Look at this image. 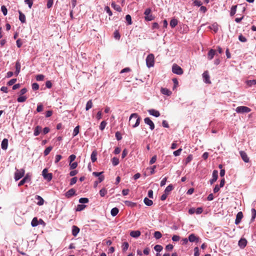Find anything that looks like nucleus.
Segmentation results:
<instances>
[{"label": "nucleus", "mask_w": 256, "mask_h": 256, "mask_svg": "<svg viewBox=\"0 0 256 256\" xmlns=\"http://www.w3.org/2000/svg\"><path fill=\"white\" fill-rule=\"evenodd\" d=\"M141 120L142 118L138 114L134 112L130 115L128 121L130 124H132V128H136L140 125Z\"/></svg>", "instance_id": "f257e3e1"}, {"label": "nucleus", "mask_w": 256, "mask_h": 256, "mask_svg": "<svg viewBox=\"0 0 256 256\" xmlns=\"http://www.w3.org/2000/svg\"><path fill=\"white\" fill-rule=\"evenodd\" d=\"M16 172H14V179L15 181H18L20 178H22L24 175L25 170L24 168H21L20 170L17 169L16 168Z\"/></svg>", "instance_id": "f03ea898"}, {"label": "nucleus", "mask_w": 256, "mask_h": 256, "mask_svg": "<svg viewBox=\"0 0 256 256\" xmlns=\"http://www.w3.org/2000/svg\"><path fill=\"white\" fill-rule=\"evenodd\" d=\"M42 175L43 176L45 180H46L48 182H50L52 180L53 174L52 173L48 172V168H44L42 172Z\"/></svg>", "instance_id": "7ed1b4c3"}, {"label": "nucleus", "mask_w": 256, "mask_h": 256, "mask_svg": "<svg viewBox=\"0 0 256 256\" xmlns=\"http://www.w3.org/2000/svg\"><path fill=\"white\" fill-rule=\"evenodd\" d=\"M235 111L238 114H246L250 112L251 109L246 106H238L236 108Z\"/></svg>", "instance_id": "20e7f679"}, {"label": "nucleus", "mask_w": 256, "mask_h": 256, "mask_svg": "<svg viewBox=\"0 0 256 256\" xmlns=\"http://www.w3.org/2000/svg\"><path fill=\"white\" fill-rule=\"evenodd\" d=\"M31 180V174L30 173H27L24 178L20 180L18 184V186H20L24 184L26 182H28Z\"/></svg>", "instance_id": "39448f33"}, {"label": "nucleus", "mask_w": 256, "mask_h": 256, "mask_svg": "<svg viewBox=\"0 0 256 256\" xmlns=\"http://www.w3.org/2000/svg\"><path fill=\"white\" fill-rule=\"evenodd\" d=\"M172 71L174 74L178 75H182L184 73L183 70L179 65H172Z\"/></svg>", "instance_id": "423d86ee"}, {"label": "nucleus", "mask_w": 256, "mask_h": 256, "mask_svg": "<svg viewBox=\"0 0 256 256\" xmlns=\"http://www.w3.org/2000/svg\"><path fill=\"white\" fill-rule=\"evenodd\" d=\"M202 78L203 81L206 84H210L211 81L210 80V76L208 70H205L202 74Z\"/></svg>", "instance_id": "0eeeda50"}, {"label": "nucleus", "mask_w": 256, "mask_h": 256, "mask_svg": "<svg viewBox=\"0 0 256 256\" xmlns=\"http://www.w3.org/2000/svg\"><path fill=\"white\" fill-rule=\"evenodd\" d=\"M64 195L66 198H70L72 196H76V190L74 188H72L66 192Z\"/></svg>", "instance_id": "6e6552de"}, {"label": "nucleus", "mask_w": 256, "mask_h": 256, "mask_svg": "<svg viewBox=\"0 0 256 256\" xmlns=\"http://www.w3.org/2000/svg\"><path fill=\"white\" fill-rule=\"evenodd\" d=\"M188 238L189 242H195L196 243H198L200 242V238L196 236V235L194 233L190 234L188 236Z\"/></svg>", "instance_id": "1a4fd4ad"}, {"label": "nucleus", "mask_w": 256, "mask_h": 256, "mask_svg": "<svg viewBox=\"0 0 256 256\" xmlns=\"http://www.w3.org/2000/svg\"><path fill=\"white\" fill-rule=\"evenodd\" d=\"M144 123L149 126L150 129L152 130H154V122L151 120L150 118L149 117H146L144 118Z\"/></svg>", "instance_id": "9d476101"}, {"label": "nucleus", "mask_w": 256, "mask_h": 256, "mask_svg": "<svg viewBox=\"0 0 256 256\" xmlns=\"http://www.w3.org/2000/svg\"><path fill=\"white\" fill-rule=\"evenodd\" d=\"M218 171L217 170H214L212 173V178L210 180V184L212 185L215 182L218 178Z\"/></svg>", "instance_id": "9b49d317"}, {"label": "nucleus", "mask_w": 256, "mask_h": 256, "mask_svg": "<svg viewBox=\"0 0 256 256\" xmlns=\"http://www.w3.org/2000/svg\"><path fill=\"white\" fill-rule=\"evenodd\" d=\"M248 244V241L244 238H241L238 242V246L241 249L246 248Z\"/></svg>", "instance_id": "f8f14e48"}, {"label": "nucleus", "mask_w": 256, "mask_h": 256, "mask_svg": "<svg viewBox=\"0 0 256 256\" xmlns=\"http://www.w3.org/2000/svg\"><path fill=\"white\" fill-rule=\"evenodd\" d=\"M104 172H92V175L98 178V182H102L104 180V176L102 174Z\"/></svg>", "instance_id": "ddd939ff"}, {"label": "nucleus", "mask_w": 256, "mask_h": 256, "mask_svg": "<svg viewBox=\"0 0 256 256\" xmlns=\"http://www.w3.org/2000/svg\"><path fill=\"white\" fill-rule=\"evenodd\" d=\"M240 156L242 160L244 162L248 163L250 162L249 158L248 157V154L244 151H243V150L240 151Z\"/></svg>", "instance_id": "4468645a"}, {"label": "nucleus", "mask_w": 256, "mask_h": 256, "mask_svg": "<svg viewBox=\"0 0 256 256\" xmlns=\"http://www.w3.org/2000/svg\"><path fill=\"white\" fill-rule=\"evenodd\" d=\"M243 218V214L242 212H239L236 215V218L235 220L234 224L236 225L238 224L242 221Z\"/></svg>", "instance_id": "2eb2a0df"}, {"label": "nucleus", "mask_w": 256, "mask_h": 256, "mask_svg": "<svg viewBox=\"0 0 256 256\" xmlns=\"http://www.w3.org/2000/svg\"><path fill=\"white\" fill-rule=\"evenodd\" d=\"M80 232V228L76 226L73 225L72 227V234L76 237L78 236Z\"/></svg>", "instance_id": "dca6fc26"}, {"label": "nucleus", "mask_w": 256, "mask_h": 256, "mask_svg": "<svg viewBox=\"0 0 256 256\" xmlns=\"http://www.w3.org/2000/svg\"><path fill=\"white\" fill-rule=\"evenodd\" d=\"M148 112L150 115L154 116L156 118H158L160 115V112L158 110L153 108L148 110Z\"/></svg>", "instance_id": "f3484780"}, {"label": "nucleus", "mask_w": 256, "mask_h": 256, "mask_svg": "<svg viewBox=\"0 0 256 256\" xmlns=\"http://www.w3.org/2000/svg\"><path fill=\"white\" fill-rule=\"evenodd\" d=\"M154 57L152 54H149L146 58V64H154Z\"/></svg>", "instance_id": "a211bd4d"}, {"label": "nucleus", "mask_w": 256, "mask_h": 256, "mask_svg": "<svg viewBox=\"0 0 256 256\" xmlns=\"http://www.w3.org/2000/svg\"><path fill=\"white\" fill-rule=\"evenodd\" d=\"M141 234V232L139 230H132L130 232V235L133 238H137Z\"/></svg>", "instance_id": "6ab92c4d"}, {"label": "nucleus", "mask_w": 256, "mask_h": 256, "mask_svg": "<svg viewBox=\"0 0 256 256\" xmlns=\"http://www.w3.org/2000/svg\"><path fill=\"white\" fill-rule=\"evenodd\" d=\"M34 199L38 200V202H36V204L38 206H41L44 204V200L41 196L39 195H36L34 196Z\"/></svg>", "instance_id": "aec40b11"}, {"label": "nucleus", "mask_w": 256, "mask_h": 256, "mask_svg": "<svg viewBox=\"0 0 256 256\" xmlns=\"http://www.w3.org/2000/svg\"><path fill=\"white\" fill-rule=\"evenodd\" d=\"M8 140L5 138L2 140L1 143V148L3 150H6L8 148Z\"/></svg>", "instance_id": "412c9836"}, {"label": "nucleus", "mask_w": 256, "mask_h": 256, "mask_svg": "<svg viewBox=\"0 0 256 256\" xmlns=\"http://www.w3.org/2000/svg\"><path fill=\"white\" fill-rule=\"evenodd\" d=\"M160 92L162 94L166 96H170L172 94V92L170 90L166 88H160Z\"/></svg>", "instance_id": "4be33fe9"}, {"label": "nucleus", "mask_w": 256, "mask_h": 256, "mask_svg": "<svg viewBox=\"0 0 256 256\" xmlns=\"http://www.w3.org/2000/svg\"><path fill=\"white\" fill-rule=\"evenodd\" d=\"M98 152L96 150H94L90 155V158L92 162H94L97 160Z\"/></svg>", "instance_id": "5701e85b"}, {"label": "nucleus", "mask_w": 256, "mask_h": 256, "mask_svg": "<svg viewBox=\"0 0 256 256\" xmlns=\"http://www.w3.org/2000/svg\"><path fill=\"white\" fill-rule=\"evenodd\" d=\"M42 126H37L34 130V136H38L40 134V132H42Z\"/></svg>", "instance_id": "b1692460"}, {"label": "nucleus", "mask_w": 256, "mask_h": 256, "mask_svg": "<svg viewBox=\"0 0 256 256\" xmlns=\"http://www.w3.org/2000/svg\"><path fill=\"white\" fill-rule=\"evenodd\" d=\"M124 202L126 206L130 208H134L138 204L136 202H134L129 200H124Z\"/></svg>", "instance_id": "393cba45"}, {"label": "nucleus", "mask_w": 256, "mask_h": 256, "mask_svg": "<svg viewBox=\"0 0 256 256\" xmlns=\"http://www.w3.org/2000/svg\"><path fill=\"white\" fill-rule=\"evenodd\" d=\"M174 188V186L172 184L168 185L164 190V192L167 195H168L170 192Z\"/></svg>", "instance_id": "a878e982"}, {"label": "nucleus", "mask_w": 256, "mask_h": 256, "mask_svg": "<svg viewBox=\"0 0 256 256\" xmlns=\"http://www.w3.org/2000/svg\"><path fill=\"white\" fill-rule=\"evenodd\" d=\"M144 202L146 206H152L154 204L152 200L147 197L144 198Z\"/></svg>", "instance_id": "bb28decb"}, {"label": "nucleus", "mask_w": 256, "mask_h": 256, "mask_svg": "<svg viewBox=\"0 0 256 256\" xmlns=\"http://www.w3.org/2000/svg\"><path fill=\"white\" fill-rule=\"evenodd\" d=\"M216 54V50H214L213 49H211L209 50L208 54V58L209 60H212L214 58V56Z\"/></svg>", "instance_id": "cd10ccee"}, {"label": "nucleus", "mask_w": 256, "mask_h": 256, "mask_svg": "<svg viewBox=\"0 0 256 256\" xmlns=\"http://www.w3.org/2000/svg\"><path fill=\"white\" fill-rule=\"evenodd\" d=\"M19 14V20L22 23L26 22V16L25 15L20 11L18 10Z\"/></svg>", "instance_id": "c85d7f7f"}, {"label": "nucleus", "mask_w": 256, "mask_h": 256, "mask_svg": "<svg viewBox=\"0 0 256 256\" xmlns=\"http://www.w3.org/2000/svg\"><path fill=\"white\" fill-rule=\"evenodd\" d=\"M119 212V209L117 207L113 208L110 210V214L112 216H116Z\"/></svg>", "instance_id": "c756f323"}, {"label": "nucleus", "mask_w": 256, "mask_h": 256, "mask_svg": "<svg viewBox=\"0 0 256 256\" xmlns=\"http://www.w3.org/2000/svg\"><path fill=\"white\" fill-rule=\"evenodd\" d=\"M86 207V205L78 204L77 205L76 208V212H81Z\"/></svg>", "instance_id": "7c9ffc66"}, {"label": "nucleus", "mask_w": 256, "mask_h": 256, "mask_svg": "<svg viewBox=\"0 0 256 256\" xmlns=\"http://www.w3.org/2000/svg\"><path fill=\"white\" fill-rule=\"evenodd\" d=\"M80 126L79 125L76 126L74 129L73 132H72V137L74 138L76 136L78 133L80 132Z\"/></svg>", "instance_id": "2f4dec72"}, {"label": "nucleus", "mask_w": 256, "mask_h": 256, "mask_svg": "<svg viewBox=\"0 0 256 256\" xmlns=\"http://www.w3.org/2000/svg\"><path fill=\"white\" fill-rule=\"evenodd\" d=\"M129 247V244L128 242H124L122 244V252H126Z\"/></svg>", "instance_id": "473e14b6"}, {"label": "nucleus", "mask_w": 256, "mask_h": 256, "mask_svg": "<svg viewBox=\"0 0 256 256\" xmlns=\"http://www.w3.org/2000/svg\"><path fill=\"white\" fill-rule=\"evenodd\" d=\"M26 99L27 97L26 96L20 95V96L17 98V102H18L22 103L26 102Z\"/></svg>", "instance_id": "72a5a7b5"}, {"label": "nucleus", "mask_w": 256, "mask_h": 256, "mask_svg": "<svg viewBox=\"0 0 256 256\" xmlns=\"http://www.w3.org/2000/svg\"><path fill=\"white\" fill-rule=\"evenodd\" d=\"M31 225L32 227H36L38 225V220L37 217H34L32 222Z\"/></svg>", "instance_id": "f704fd0d"}, {"label": "nucleus", "mask_w": 256, "mask_h": 256, "mask_svg": "<svg viewBox=\"0 0 256 256\" xmlns=\"http://www.w3.org/2000/svg\"><path fill=\"white\" fill-rule=\"evenodd\" d=\"M251 212H252V218L250 219V222H253L256 218V209L254 208H252Z\"/></svg>", "instance_id": "c9c22d12"}, {"label": "nucleus", "mask_w": 256, "mask_h": 256, "mask_svg": "<svg viewBox=\"0 0 256 256\" xmlns=\"http://www.w3.org/2000/svg\"><path fill=\"white\" fill-rule=\"evenodd\" d=\"M246 83L248 86L251 87L256 84V80H248L246 81Z\"/></svg>", "instance_id": "e433bc0d"}, {"label": "nucleus", "mask_w": 256, "mask_h": 256, "mask_svg": "<svg viewBox=\"0 0 256 256\" xmlns=\"http://www.w3.org/2000/svg\"><path fill=\"white\" fill-rule=\"evenodd\" d=\"M112 6L116 10L120 12H122V8L119 5L116 4L114 2H112Z\"/></svg>", "instance_id": "4c0bfd02"}, {"label": "nucleus", "mask_w": 256, "mask_h": 256, "mask_svg": "<svg viewBox=\"0 0 256 256\" xmlns=\"http://www.w3.org/2000/svg\"><path fill=\"white\" fill-rule=\"evenodd\" d=\"M78 202L82 204H85L89 202V199L87 198H81L79 199Z\"/></svg>", "instance_id": "58836bf2"}, {"label": "nucleus", "mask_w": 256, "mask_h": 256, "mask_svg": "<svg viewBox=\"0 0 256 256\" xmlns=\"http://www.w3.org/2000/svg\"><path fill=\"white\" fill-rule=\"evenodd\" d=\"M92 100H90L87 102L86 104V108H85L86 110V111L92 108Z\"/></svg>", "instance_id": "ea45409f"}, {"label": "nucleus", "mask_w": 256, "mask_h": 256, "mask_svg": "<svg viewBox=\"0 0 256 256\" xmlns=\"http://www.w3.org/2000/svg\"><path fill=\"white\" fill-rule=\"evenodd\" d=\"M44 109V105L42 103L39 102L37 104V108L36 109V112H40L43 110Z\"/></svg>", "instance_id": "a19ab883"}, {"label": "nucleus", "mask_w": 256, "mask_h": 256, "mask_svg": "<svg viewBox=\"0 0 256 256\" xmlns=\"http://www.w3.org/2000/svg\"><path fill=\"white\" fill-rule=\"evenodd\" d=\"M112 165L115 166H118L120 163L119 159L117 157H114L112 159Z\"/></svg>", "instance_id": "79ce46f5"}, {"label": "nucleus", "mask_w": 256, "mask_h": 256, "mask_svg": "<svg viewBox=\"0 0 256 256\" xmlns=\"http://www.w3.org/2000/svg\"><path fill=\"white\" fill-rule=\"evenodd\" d=\"M154 236L156 240H159L162 237V234L160 231H156L154 233Z\"/></svg>", "instance_id": "37998d69"}, {"label": "nucleus", "mask_w": 256, "mask_h": 256, "mask_svg": "<svg viewBox=\"0 0 256 256\" xmlns=\"http://www.w3.org/2000/svg\"><path fill=\"white\" fill-rule=\"evenodd\" d=\"M107 124V122L106 120H102L99 126L100 130L102 131L104 130Z\"/></svg>", "instance_id": "c03bdc74"}, {"label": "nucleus", "mask_w": 256, "mask_h": 256, "mask_svg": "<svg viewBox=\"0 0 256 256\" xmlns=\"http://www.w3.org/2000/svg\"><path fill=\"white\" fill-rule=\"evenodd\" d=\"M52 149V146H49L47 147L44 151V156H48Z\"/></svg>", "instance_id": "a18cd8bd"}, {"label": "nucleus", "mask_w": 256, "mask_h": 256, "mask_svg": "<svg viewBox=\"0 0 256 256\" xmlns=\"http://www.w3.org/2000/svg\"><path fill=\"white\" fill-rule=\"evenodd\" d=\"M236 8L237 6H232L231 8L230 11V16H233L235 14L236 12Z\"/></svg>", "instance_id": "49530a36"}, {"label": "nucleus", "mask_w": 256, "mask_h": 256, "mask_svg": "<svg viewBox=\"0 0 256 256\" xmlns=\"http://www.w3.org/2000/svg\"><path fill=\"white\" fill-rule=\"evenodd\" d=\"M154 249L157 252L160 253L162 250L163 247L161 245H160V244H156L154 246Z\"/></svg>", "instance_id": "de8ad7c7"}, {"label": "nucleus", "mask_w": 256, "mask_h": 256, "mask_svg": "<svg viewBox=\"0 0 256 256\" xmlns=\"http://www.w3.org/2000/svg\"><path fill=\"white\" fill-rule=\"evenodd\" d=\"M44 76L42 74H38L36 76V80L38 82L42 81L44 80Z\"/></svg>", "instance_id": "09e8293b"}, {"label": "nucleus", "mask_w": 256, "mask_h": 256, "mask_svg": "<svg viewBox=\"0 0 256 256\" xmlns=\"http://www.w3.org/2000/svg\"><path fill=\"white\" fill-rule=\"evenodd\" d=\"M99 194L101 197H104L107 194V190L105 188H102L99 192Z\"/></svg>", "instance_id": "8fccbe9b"}, {"label": "nucleus", "mask_w": 256, "mask_h": 256, "mask_svg": "<svg viewBox=\"0 0 256 256\" xmlns=\"http://www.w3.org/2000/svg\"><path fill=\"white\" fill-rule=\"evenodd\" d=\"M192 158H193V156L192 154H190L188 155L185 160V162H184L185 164L186 165L187 164L190 163L192 160Z\"/></svg>", "instance_id": "3c124183"}, {"label": "nucleus", "mask_w": 256, "mask_h": 256, "mask_svg": "<svg viewBox=\"0 0 256 256\" xmlns=\"http://www.w3.org/2000/svg\"><path fill=\"white\" fill-rule=\"evenodd\" d=\"M178 24V20L176 19H172L170 22V26L172 28H174Z\"/></svg>", "instance_id": "603ef678"}, {"label": "nucleus", "mask_w": 256, "mask_h": 256, "mask_svg": "<svg viewBox=\"0 0 256 256\" xmlns=\"http://www.w3.org/2000/svg\"><path fill=\"white\" fill-rule=\"evenodd\" d=\"M210 28L213 30L214 32H217L218 30V26L216 23L212 24L210 26Z\"/></svg>", "instance_id": "864d4df0"}, {"label": "nucleus", "mask_w": 256, "mask_h": 256, "mask_svg": "<svg viewBox=\"0 0 256 256\" xmlns=\"http://www.w3.org/2000/svg\"><path fill=\"white\" fill-rule=\"evenodd\" d=\"M154 16H152V14H150L148 15L145 16H144V20L146 21H151L153 20H154Z\"/></svg>", "instance_id": "5fc2aeb1"}, {"label": "nucleus", "mask_w": 256, "mask_h": 256, "mask_svg": "<svg viewBox=\"0 0 256 256\" xmlns=\"http://www.w3.org/2000/svg\"><path fill=\"white\" fill-rule=\"evenodd\" d=\"M32 88L33 90H37L39 89L40 86L37 82H34L32 84Z\"/></svg>", "instance_id": "6e6d98bb"}, {"label": "nucleus", "mask_w": 256, "mask_h": 256, "mask_svg": "<svg viewBox=\"0 0 256 256\" xmlns=\"http://www.w3.org/2000/svg\"><path fill=\"white\" fill-rule=\"evenodd\" d=\"M78 180V178L76 176H74L70 179L69 185L70 186H72Z\"/></svg>", "instance_id": "4d7b16f0"}, {"label": "nucleus", "mask_w": 256, "mask_h": 256, "mask_svg": "<svg viewBox=\"0 0 256 256\" xmlns=\"http://www.w3.org/2000/svg\"><path fill=\"white\" fill-rule=\"evenodd\" d=\"M78 162H76L70 163V169L74 170L78 166Z\"/></svg>", "instance_id": "13d9d810"}, {"label": "nucleus", "mask_w": 256, "mask_h": 256, "mask_svg": "<svg viewBox=\"0 0 256 256\" xmlns=\"http://www.w3.org/2000/svg\"><path fill=\"white\" fill-rule=\"evenodd\" d=\"M182 150V148H180L178 150L174 151L173 152L174 156H179Z\"/></svg>", "instance_id": "bf43d9fd"}, {"label": "nucleus", "mask_w": 256, "mask_h": 256, "mask_svg": "<svg viewBox=\"0 0 256 256\" xmlns=\"http://www.w3.org/2000/svg\"><path fill=\"white\" fill-rule=\"evenodd\" d=\"M157 160V156L156 155H154L152 156V158H150V162H149V164L152 165L156 162V160Z\"/></svg>", "instance_id": "052dcab7"}, {"label": "nucleus", "mask_w": 256, "mask_h": 256, "mask_svg": "<svg viewBox=\"0 0 256 256\" xmlns=\"http://www.w3.org/2000/svg\"><path fill=\"white\" fill-rule=\"evenodd\" d=\"M16 80H17L16 78H12V79L10 80L8 82H7L6 84L8 86H11L14 84H15V82H16Z\"/></svg>", "instance_id": "680f3d73"}, {"label": "nucleus", "mask_w": 256, "mask_h": 256, "mask_svg": "<svg viewBox=\"0 0 256 256\" xmlns=\"http://www.w3.org/2000/svg\"><path fill=\"white\" fill-rule=\"evenodd\" d=\"M115 136L117 140L119 141L122 139V136L121 133L118 131L115 134Z\"/></svg>", "instance_id": "e2e57ef3"}, {"label": "nucleus", "mask_w": 256, "mask_h": 256, "mask_svg": "<svg viewBox=\"0 0 256 256\" xmlns=\"http://www.w3.org/2000/svg\"><path fill=\"white\" fill-rule=\"evenodd\" d=\"M114 36L115 39L119 40L120 38V35L118 30H115L114 33Z\"/></svg>", "instance_id": "0e129e2a"}, {"label": "nucleus", "mask_w": 256, "mask_h": 256, "mask_svg": "<svg viewBox=\"0 0 256 256\" xmlns=\"http://www.w3.org/2000/svg\"><path fill=\"white\" fill-rule=\"evenodd\" d=\"M126 20L128 22V24L130 25L132 24V18L130 14H127L126 16Z\"/></svg>", "instance_id": "69168bd1"}, {"label": "nucleus", "mask_w": 256, "mask_h": 256, "mask_svg": "<svg viewBox=\"0 0 256 256\" xmlns=\"http://www.w3.org/2000/svg\"><path fill=\"white\" fill-rule=\"evenodd\" d=\"M45 84H46V88H47L48 89L51 88L52 86V82L50 80L46 81Z\"/></svg>", "instance_id": "338daca9"}, {"label": "nucleus", "mask_w": 256, "mask_h": 256, "mask_svg": "<svg viewBox=\"0 0 256 256\" xmlns=\"http://www.w3.org/2000/svg\"><path fill=\"white\" fill-rule=\"evenodd\" d=\"M62 158V156L60 154H56L55 156V160L54 163L56 164H58L60 160Z\"/></svg>", "instance_id": "774afa93"}]
</instances>
